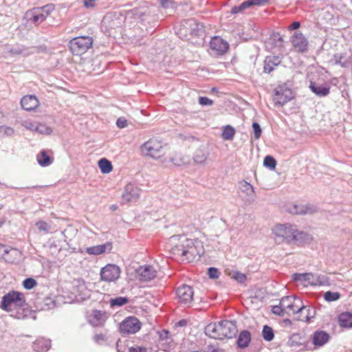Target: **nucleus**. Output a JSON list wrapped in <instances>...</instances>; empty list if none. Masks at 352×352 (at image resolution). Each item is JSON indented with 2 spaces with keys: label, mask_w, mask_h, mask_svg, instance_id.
<instances>
[{
  "label": "nucleus",
  "mask_w": 352,
  "mask_h": 352,
  "mask_svg": "<svg viewBox=\"0 0 352 352\" xmlns=\"http://www.w3.org/2000/svg\"><path fill=\"white\" fill-rule=\"evenodd\" d=\"M173 247L171 253L184 257L189 261L200 257L204 253V244L198 239H188L186 236H173L170 239Z\"/></svg>",
  "instance_id": "nucleus-1"
},
{
  "label": "nucleus",
  "mask_w": 352,
  "mask_h": 352,
  "mask_svg": "<svg viewBox=\"0 0 352 352\" xmlns=\"http://www.w3.org/2000/svg\"><path fill=\"white\" fill-rule=\"evenodd\" d=\"M96 1L97 0H83V6L87 9L93 8L96 4Z\"/></svg>",
  "instance_id": "nucleus-45"
},
{
  "label": "nucleus",
  "mask_w": 352,
  "mask_h": 352,
  "mask_svg": "<svg viewBox=\"0 0 352 352\" xmlns=\"http://www.w3.org/2000/svg\"><path fill=\"white\" fill-rule=\"evenodd\" d=\"M210 48L214 54L221 56L229 50L228 43L220 36H214L210 42Z\"/></svg>",
  "instance_id": "nucleus-10"
},
{
  "label": "nucleus",
  "mask_w": 352,
  "mask_h": 352,
  "mask_svg": "<svg viewBox=\"0 0 352 352\" xmlns=\"http://www.w3.org/2000/svg\"><path fill=\"white\" fill-rule=\"evenodd\" d=\"M168 150V144L156 137L148 139L140 146V151L143 155L156 160L164 161Z\"/></svg>",
  "instance_id": "nucleus-3"
},
{
  "label": "nucleus",
  "mask_w": 352,
  "mask_h": 352,
  "mask_svg": "<svg viewBox=\"0 0 352 352\" xmlns=\"http://www.w3.org/2000/svg\"><path fill=\"white\" fill-rule=\"evenodd\" d=\"M300 27V23L299 21H294L287 27L289 31H293L298 29Z\"/></svg>",
  "instance_id": "nucleus-49"
},
{
  "label": "nucleus",
  "mask_w": 352,
  "mask_h": 352,
  "mask_svg": "<svg viewBox=\"0 0 352 352\" xmlns=\"http://www.w3.org/2000/svg\"><path fill=\"white\" fill-rule=\"evenodd\" d=\"M251 340V336L249 331H243L239 336L237 344L240 348H245L248 346Z\"/></svg>",
  "instance_id": "nucleus-29"
},
{
  "label": "nucleus",
  "mask_w": 352,
  "mask_h": 352,
  "mask_svg": "<svg viewBox=\"0 0 352 352\" xmlns=\"http://www.w3.org/2000/svg\"><path fill=\"white\" fill-rule=\"evenodd\" d=\"M10 252H15L16 250L0 243V257L7 262H12L8 255Z\"/></svg>",
  "instance_id": "nucleus-32"
},
{
  "label": "nucleus",
  "mask_w": 352,
  "mask_h": 352,
  "mask_svg": "<svg viewBox=\"0 0 352 352\" xmlns=\"http://www.w3.org/2000/svg\"><path fill=\"white\" fill-rule=\"evenodd\" d=\"M21 105L23 109L27 111H35L39 106L38 99L34 95H26L21 99Z\"/></svg>",
  "instance_id": "nucleus-16"
},
{
  "label": "nucleus",
  "mask_w": 352,
  "mask_h": 352,
  "mask_svg": "<svg viewBox=\"0 0 352 352\" xmlns=\"http://www.w3.org/2000/svg\"><path fill=\"white\" fill-rule=\"evenodd\" d=\"M116 124L118 127L124 128L127 126V121L124 118H120L118 119Z\"/></svg>",
  "instance_id": "nucleus-50"
},
{
  "label": "nucleus",
  "mask_w": 352,
  "mask_h": 352,
  "mask_svg": "<svg viewBox=\"0 0 352 352\" xmlns=\"http://www.w3.org/2000/svg\"><path fill=\"white\" fill-rule=\"evenodd\" d=\"M36 226L39 230L47 231V223L45 221H40L36 222Z\"/></svg>",
  "instance_id": "nucleus-48"
},
{
  "label": "nucleus",
  "mask_w": 352,
  "mask_h": 352,
  "mask_svg": "<svg viewBox=\"0 0 352 352\" xmlns=\"http://www.w3.org/2000/svg\"><path fill=\"white\" fill-rule=\"evenodd\" d=\"M166 3H167V0H162L161 1V5L163 7H166Z\"/></svg>",
  "instance_id": "nucleus-53"
},
{
  "label": "nucleus",
  "mask_w": 352,
  "mask_h": 352,
  "mask_svg": "<svg viewBox=\"0 0 352 352\" xmlns=\"http://www.w3.org/2000/svg\"><path fill=\"white\" fill-rule=\"evenodd\" d=\"M94 39L91 36H80L71 39L68 47L73 56H82L92 47Z\"/></svg>",
  "instance_id": "nucleus-6"
},
{
  "label": "nucleus",
  "mask_w": 352,
  "mask_h": 352,
  "mask_svg": "<svg viewBox=\"0 0 352 352\" xmlns=\"http://www.w3.org/2000/svg\"><path fill=\"white\" fill-rule=\"evenodd\" d=\"M272 233L276 240L281 241H304L309 239V236L297 229L296 226L291 224H277L272 228Z\"/></svg>",
  "instance_id": "nucleus-2"
},
{
  "label": "nucleus",
  "mask_w": 352,
  "mask_h": 352,
  "mask_svg": "<svg viewBox=\"0 0 352 352\" xmlns=\"http://www.w3.org/2000/svg\"><path fill=\"white\" fill-rule=\"evenodd\" d=\"M6 219L5 217L0 218V228L5 224Z\"/></svg>",
  "instance_id": "nucleus-51"
},
{
  "label": "nucleus",
  "mask_w": 352,
  "mask_h": 352,
  "mask_svg": "<svg viewBox=\"0 0 352 352\" xmlns=\"http://www.w3.org/2000/svg\"><path fill=\"white\" fill-rule=\"evenodd\" d=\"M128 302V299L124 297H117L116 298H113L110 301V304L111 306H122Z\"/></svg>",
  "instance_id": "nucleus-41"
},
{
  "label": "nucleus",
  "mask_w": 352,
  "mask_h": 352,
  "mask_svg": "<svg viewBox=\"0 0 352 352\" xmlns=\"http://www.w3.org/2000/svg\"><path fill=\"white\" fill-rule=\"evenodd\" d=\"M36 285L37 283L33 278H28L23 281V286L26 289H32Z\"/></svg>",
  "instance_id": "nucleus-40"
},
{
  "label": "nucleus",
  "mask_w": 352,
  "mask_h": 352,
  "mask_svg": "<svg viewBox=\"0 0 352 352\" xmlns=\"http://www.w3.org/2000/svg\"><path fill=\"white\" fill-rule=\"evenodd\" d=\"M232 278L239 283H244L247 279L245 274L239 272H234L232 275Z\"/></svg>",
  "instance_id": "nucleus-42"
},
{
  "label": "nucleus",
  "mask_w": 352,
  "mask_h": 352,
  "mask_svg": "<svg viewBox=\"0 0 352 352\" xmlns=\"http://www.w3.org/2000/svg\"><path fill=\"white\" fill-rule=\"evenodd\" d=\"M312 309L309 307L304 306L302 302L298 307L296 314L295 320L301 322H309L314 317Z\"/></svg>",
  "instance_id": "nucleus-18"
},
{
  "label": "nucleus",
  "mask_w": 352,
  "mask_h": 352,
  "mask_svg": "<svg viewBox=\"0 0 352 352\" xmlns=\"http://www.w3.org/2000/svg\"><path fill=\"white\" fill-rule=\"evenodd\" d=\"M301 302L300 298L292 296H285L281 298L278 305L272 307V311L280 316H283L285 314H294Z\"/></svg>",
  "instance_id": "nucleus-5"
},
{
  "label": "nucleus",
  "mask_w": 352,
  "mask_h": 352,
  "mask_svg": "<svg viewBox=\"0 0 352 352\" xmlns=\"http://www.w3.org/2000/svg\"><path fill=\"white\" fill-rule=\"evenodd\" d=\"M287 210L293 214H313L316 211V208L312 205L289 204L287 205Z\"/></svg>",
  "instance_id": "nucleus-15"
},
{
  "label": "nucleus",
  "mask_w": 352,
  "mask_h": 352,
  "mask_svg": "<svg viewBox=\"0 0 352 352\" xmlns=\"http://www.w3.org/2000/svg\"><path fill=\"white\" fill-rule=\"evenodd\" d=\"M98 167L103 174H108L113 170V166L110 161L106 158H102L98 161Z\"/></svg>",
  "instance_id": "nucleus-30"
},
{
  "label": "nucleus",
  "mask_w": 352,
  "mask_h": 352,
  "mask_svg": "<svg viewBox=\"0 0 352 352\" xmlns=\"http://www.w3.org/2000/svg\"><path fill=\"white\" fill-rule=\"evenodd\" d=\"M281 63V58L276 56H268L264 60L263 70L265 73H271L276 67Z\"/></svg>",
  "instance_id": "nucleus-21"
},
{
  "label": "nucleus",
  "mask_w": 352,
  "mask_h": 352,
  "mask_svg": "<svg viewBox=\"0 0 352 352\" xmlns=\"http://www.w3.org/2000/svg\"><path fill=\"white\" fill-rule=\"evenodd\" d=\"M295 280L302 281V282H307V283L311 285H314V276L311 273L307 274H298L295 275Z\"/></svg>",
  "instance_id": "nucleus-34"
},
{
  "label": "nucleus",
  "mask_w": 352,
  "mask_h": 352,
  "mask_svg": "<svg viewBox=\"0 0 352 352\" xmlns=\"http://www.w3.org/2000/svg\"><path fill=\"white\" fill-rule=\"evenodd\" d=\"M291 43L296 52L302 53L307 51L309 43L302 32H295L291 37Z\"/></svg>",
  "instance_id": "nucleus-13"
},
{
  "label": "nucleus",
  "mask_w": 352,
  "mask_h": 352,
  "mask_svg": "<svg viewBox=\"0 0 352 352\" xmlns=\"http://www.w3.org/2000/svg\"><path fill=\"white\" fill-rule=\"evenodd\" d=\"M104 339V337L102 335H97L96 336V340L98 341L99 340H103Z\"/></svg>",
  "instance_id": "nucleus-52"
},
{
  "label": "nucleus",
  "mask_w": 352,
  "mask_h": 352,
  "mask_svg": "<svg viewBox=\"0 0 352 352\" xmlns=\"http://www.w3.org/2000/svg\"><path fill=\"white\" fill-rule=\"evenodd\" d=\"M170 162L177 166H186L189 164L190 158L188 156L180 153H175L171 157Z\"/></svg>",
  "instance_id": "nucleus-26"
},
{
  "label": "nucleus",
  "mask_w": 352,
  "mask_h": 352,
  "mask_svg": "<svg viewBox=\"0 0 352 352\" xmlns=\"http://www.w3.org/2000/svg\"><path fill=\"white\" fill-rule=\"evenodd\" d=\"M252 128L254 130L255 139H258L261 137L262 133L260 125L257 122H254L252 124Z\"/></svg>",
  "instance_id": "nucleus-44"
},
{
  "label": "nucleus",
  "mask_w": 352,
  "mask_h": 352,
  "mask_svg": "<svg viewBox=\"0 0 352 352\" xmlns=\"http://www.w3.org/2000/svg\"><path fill=\"white\" fill-rule=\"evenodd\" d=\"M208 153L204 149H197L193 155V162L196 164H203L208 159Z\"/></svg>",
  "instance_id": "nucleus-28"
},
{
  "label": "nucleus",
  "mask_w": 352,
  "mask_h": 352,
  "mask_svg": "<svg viewBox=\"0 0 352 352\" xmlns=\"http://www.w3.org/2000/svg\"><path fill=\"white\" fill-rule=\"evenodd\" d=\"M49 14V10L46 7L36 8L28 11L25 13V18L28 23L38 25L44 21Z\"/></svg>",
  "instance_id": "nucleus-7"
},
{
  "label": "nucleus",
  "mask_w": 352,
  "mask_h": 352,
  "mask_svg": "<svg viewBox=\"0 0 352 352\" xmlns=\"http://www.w3.org/2000/svg\"><path fill=\"white\" fill-rule=\"evenodd\" d=\"M142 324L135 317H128L120 325V331L124 334H133L141 329Z\"/></svg>",
  "instance_id": "nucleus-8"
},
{
  "label": "nucleus",
  "mask_w": 352,
  "mask_h": 352,
  "mask_svg": "<svg viewBox=\"0 0 352 352\" xmlns=\"http://www.w3.org/2000/svg\"><path fill=\"white\" fill-rule=\"evenodd\" d=\"M311 339L316 346H321L328 342L329 335L324 331H316L313 334Z\"/></svg>",
  "instance_id": "nucleus-22"
},
{
  "label": "nucleus",
  "mask_w": 352,
  "mask_h": 352,
  "mask_svg": "<svg viewBox=\"0 0 352 352\" xmlns=\"http://www.w3.org/2000/svg\"><path fill=\"white\" fill-rule=\"evenodd\" d=\"M340 294L338 292H327L324 294V298L327 301L331 302L338 300Z\"/></svg>",
  "instance_id": "nucleus-39"
},
{
  "label": "nucleus",
  "mask_w": 352,
  "mask_h": 352,
  "mask_svg": "<svg viewBox=\"0 0 352 352\" xmlns=\"http://www.w3.org/2000/svg\"><path fill=\"white\" fill-rule=\"evenodd\" d=\"M25 305V298L21 292L10 291L3 296L1 308L8 312L19 314V311L23 309ZM16 317L20 318L21 316L16 315Z\"/></svg>",
  "instance_id": "nucleus-4"
},
{
  "label": "nucleus",
  "mask_w": 352,
  "mask_h": 352,
  "mask_svg": "<svg viewBox=\"0 0 352 352\" xmlns=\"http://www.w3.org/2000/svg\"><path fill=\"white\" fill-rule=\"evenodd\" d=\"M138 274L142 281H149L156 276V270L153 267L145 265L140 267L138 270Z\"/></svg>",
  "instance_id": "nucleus-20"
},
{
  "label": "nucleus",
  "mask_w": 352,
  "mask_h": 352,
  "mask_svg": "<svg viewBox=\"0 0 352 352\" xmlns=\"http://www.w3.org/2000/svg\"><path fill=\"white\" fill-rule=\"evenodd\" d=\"M27 127L31 130H35V131L39 132L40 133L46 134V135L50 134L52 131L50 127L47 126L45 124H38L36 128H34L33 125H32V124H31V126H27Z\"/></svg>",
  "instance_id": "nucleus-36"
},
{
  "label": "nucleus",
  "mask_w": 352,
  "mask_h": 352,
  "mask_svg": "<svg viewBox=\"0 0 352 352\" xmlns=\"http://www.w3.org/2000/svg\"><path fill=\"white\" fill-rule=\"evenodd\" d=\"M120 274V269L113 264H108L104 267L100 272V276L102 280L111 282L117 280Z\"/></svg>",
  "instance_id": "nucleus-11"
},
{
  "label": "nucleus",
  "mask_w": 352,
  "mask_h": 352,
  "mask_svg": "<svg viewBox=\"0 0 352 352\" xmlns=\"http://www.w3.org/2000/svg\"><path fill=\"white\" fill-rule=\"evenodd\" d=\"M140 189L131 184H128L122 194V199L126 202L135 201L140 197Z\"/></svg>",
  "instance_id": "nucleus-17"
},
{
  "label": "nucleus",
  "mask_w": 352,
  "mask_h": 352,
  "mask_svg": "<svg viewBox=\"0 0 352 352\" xmlns=\"http://www.w3.org/2000/svg\"><path fill=\"white\" fill-rule=\"evenodd\" d=\"M293 98L291 89L280 87L274 91L273 101L276 106H283Z\"/></svg>",
  "instance_id": "nucleus-9"
},
{
  "label": "nucleus",
  "mask_w": 352,
  "mask_h": 352,
  "mask_svg": "<svg viewBox=\"0 0 352 352\" xmlns=\"http://www.w3.org/2000/svg\"><path fill=\"white\" fill-rule=\"evenodd\" d=\"M263 338L267 341H271L274 338V332L269 326H264L262 331Z\"/></svg>",
  "instance_id": "nucleus-37"
},
{
  "label": "nucleus",
  "mask_w": 352,
  "mask_h": 352,
  "mask_svg": "<svg viewBox=\"0 0 352 352\" xmlns=\"http://www.w3.org/2000/svg\"><path fill=\"white\" fill-rule=\"evenodd\" d=\"M263 165L270 169H274L276 166V162L273 157L267 155L264 159Z\"/></svg>",
  "instance_id": "nucleus-38"
},
{
  "label": "nucleus",
  "mask_w": 352,
  "mask_h": 352,
  "mask_svg": "<svg viewBox=\"0 0 352 352\" xmlns=\"http://www.w3.org/2000/svg\"><path fill=\"white\" fill-rule=\"evenodd\" d=\"M107 244L98 245L92 247L87 248L86 249V252L89 254L93 255H99L101 254L106 251Z\"/></svg>",
  "instance_id": "nucleus-33"
},
{
  "label": "nucleus",
  "mask_w": 352,
  "mask_h": 352,
  "mask_svg": "<svg viewBox=\"0 0 352 352\" xmlns=\"http://www.w3.org/2000/svg\"><path fill=\"white\" fill-rule=\"evenodd\" d=\"M221 329L218 323H210L207 325L205 329L206 334L214 339L219 340Z\"/></svg>",
  "instance_id": "nucleus-27"
},
{
  "label": "nucleus",
  "mask_w": 352,
  "mask_h": 352,
  "mask_svg": "<svg viewBox=\"0 0 352 352\" xmlns=\"http://www.w3.org/2000/svg\"><path fill=\"white\" fill-rule=\"evenodd\" d=\"M193 289L189 285H183L177 289V296L181 303H190L193 300Z\"/></svg>",
  "instance_id": "nucleus-14"
},
{
  "label": "nucleus",
  "mask_w": 352,
  "mask_h": 352,
  "mask_svg": "<svg viewBox=\"0 0 352 352\" xmlns=\"http://www.w3.org/2000/svg\"><path fill=\"white\" fill-rule=\"evenodd\" d=\"M221 331L219 334V340L224 338H232L236 336L237 329L235 323L230 320H223L219 322Z\"/></svg>",
  "instance_id": "nucleus-12"
},
{
  "label": "nucleus",
  "mask_w": 352,
  "mask_h": 352,
  "mask_svg": "<svg viewBox=\"0 0 352 352\" xmlns=\"http://www.w3.org/2000/svg\"><path fill=\"white\" fill-rule=\"evenodd\" d=\"M265 2V0H248L243 2L239 6H234L232 8V13L237 14L243 12L252 6H261Z\"/></svg>",
  "instance_id": "nucleus-23"
},
{
  "label": "nucleus",
  "mask_w": 352,
  "mask_h": 352,
  "mask_svg": "<svg viewBox=\"0 0 352 352\" xmlns=\"http://www.w3.org/2000/svg\"><path fill=\"white\" fill-rule=\"evenodd\" d=\"M338 324L342 328H352V313L346 311L341 313L338 318Z\"/></svg>",
  "instance_id": "nucleus-24"
},
{
  "label": "nucleus",
  "mask_w": 352,
  "mask_h": 352,
  "mask_svg": "<svg viewBox=\"0 0 352 352\" xmlns=\"http://www.w3.org/2000/svg\"><path fill=\"white\" fill-rule=\"evenodd\" d=\"M107 318L105 312L94 310L89 316V323L94 327L102 326Z\"/></svg>",
  "instance_id": "nucleus-19"
},
{
  "label": "nucleus",
  "mask_w": 352,
  "mask_h": 352,
  "mask_svg": "<svg viewBox=\"0 0 352 352\" xmlns=\"http://www.w3.org/2000/svg\"><path fill=\"white\" fill-rule=\"evenodd\" d=\"M235 129L230 125H226L222 132V138L225 140H231L235 135Z\"/></svg>",
  "instance_id": "nucleus-35"
},
{
  "label": "nucleus",
  "mask_w": 352,
  "mask_h": 352,
  "mask_svg": "<svg viewBox=\"0 0 352 352\" xmlns=\"http://www.w3.org/2000/svg\"><path fill=\"white\" fill-rule=\"evenodd\" d=\"M37 162L41 166H47L51 164L52 159L50 157L46 151H42L37 155Z\"/></svg>",
  "instance_id": "nucleus-31"
},
{
  "label": "nucleus",
  "mask_w": 352,
  "mask_h": 352,
  "mask_svg": "<svg viewBox=\"0 0 352 352\" xmlns=\"http://www.w3.org/2000/svg\"><path fill=\"white\" fill-rule=\"evenodd\" d=\"M309 88L311 91L319 97H324L330 93L329 86L318 85L315 82H311Z\"/></svg>",
  "instance_id": "nucleus-25"
},
{
  "label": "nucleus",
  "mask_w": 352,
  "mask_h": 352,
  "mask_svg": "<svg viewBox=\"0 0 352 352\" xmlns=\"http://www.w3.org/2000/svg\"><path fill=\"white\" fill-rule=\"evenodd\" d=\"M147 349L145 347L135 346L129 349V352H146Z\"/></svg>",
  "instance_id": "nucleus-47"
},
{
  "label": "nucleus",
  "mask_w": 352,
  "mask_h": 352,
  "mask_svg": "<svg viewBox=\"0 0 352 352\" xmlns=\"http://www.w3.org/2000/svg\"><path fill=\"white\" fill-rule=\"evenodd\" d=\"M208 276L210 278H216L219 277V272L214 267H210L208 269Z\"/></svg>",
  "instance_id": "nucleus-46"
},
{
  "label": "nucleus",
  "mask_w": 352,
  "mask_h": 352,
  "mask_svg": "<svg viewBox=\"0 0 352 352\" xmlns=\"http://www.w3.org/2000/svg\"><path fill=\"white\" fill-rule=\"evenodd\" d=\"M199 103L201 106H211L213 104L214 102L207 97L201 96L199 98Z\"/></svg>",
  "instance_id": "nucleus-43"
}]
</instances>
